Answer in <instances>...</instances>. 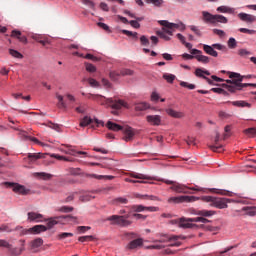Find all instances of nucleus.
<instances>
[{
  "label": "nucleus",
  "instance_id": "nucleus-1",
  "mask_svg": "<svg viewBox=\"0 0 256 256\" xmlns=\"http://www.w3.org/2000/svg\"><path fill=\"white\" fill-rule=\"evenodd\" d=\"M158 23L163 28H162V31L157 32V35H159L161 39H164V41H171V37L175 29H180V31H185V24H183L182 22L177 24V23H171L167 20H159ZM168 35H170V37Z\"/></svg>",
  "mask_w": 256,
  "mask_h": 256
},
{
  "label": "nucleus",
  "instance_id": "nucleus-2",
  "mask_svg": "<svg viewBox=\"0 0 256 256\" xmlns=\"http://www.w3.org/2000/svg\"><path fill=\"white\" fill-rule=\"evenodd\" d=\"M87 99H92L93 101H103L105 102L108 107H111L112 109H115L116 111H119L122 107H127V103L121 99L117 98H105L104 96H101L99 94H87Z\"/></svg>",
  "mask_w": 256,
  "mask_h": 256
},
{
  "label": "nucleus",
  "instance_id": "nucleus-3",
  "mask_svg": "<svg viewBox=\"0 0 256 256\" xmlns=\"http://www.w3.org/2000/svg\"><path fill=\"white\" fill-rule=\"evenodd\" d=\"M230 79L232 80H226V83L223 84V87H226L230 93H235V91H241L243 87H249L248 83H241L243 81V77L239 73L232 72L229 75Z\"/></svg>",
  "mask_w": 256,
  "mask_h": 256
},
{
  "label": "nucleus",
  "instance_id": "nucleus-4",
  "mask_svg": "<svg viewBox=\"0 0 256 256\" xmlns=\"http://www.w3.org/2000/svg\"><path fill=\"white\" fill-rule=\"evenodd\" d=\"M202 201H205L206 203H211V206L216 207V209H227V203H231L230 199L217 198L212 196H203Z\"/></svg>",
  "mask_w": 256,
  "mask_h": 256
},
{
  "label": "nucleus",
  "instance_id": "nucleus-5",
  "mask_svg": "<svg viewBox=\"0 0 256 256\" xmlns=\"http://www.w3.org/2000/svg\"><path fill=\"white\" fill-rule=\"evenodd\" d=\"M202 16H203V21H205V23H211V25H217V23H228L229 22L227 17H225L223 15H219V14L213 15L207 11H203Z\"/></svg>",
  "mask_w": 256,
  "mask_h": 256
},
{
  "label": "nucleus",
  "instance_id": "nucleus-6",
  "mask_svg": "<svg viewBox=\"0 0 256 256\" xmlns=\"http://www.w3.org/2000/svg\"><path fill=\"white\" fill-rule=\"evenodd\" d=\"M15 231H18L20 235H39V233H44V231H47V226L35 225L28 229H25L22 226H17Z\"/></svg>",
  "mask_w": 256,
  "mask_h": 256
},
{
  "label": "nucleus",
  "instance_id": "nucleus-7",
  "mask_svg": "<svg viewBox=\"0 0 256 256\" xmlns=\"http://www.w3.org/2000/svg\"><path fill=\"white\" fill-rule=\"evenodd\" d=\"M107 221H111L112 225H118L119 227H129L133 222L129 220V214L127 215H112L107 218Z\"/></svg>",
  "mask_w": 256,
  "mask_h": 256
},
{
  "label": "nucleus",
  "instance_id": "nucleus-8",
  "mask_svg": "<svg viewBox=\"0 0 256 256\" xmlns=\"http://www.w3.org/2000/svg\"><path fill=\"white\" fill-rule=\"evenodd\" d=\"M191 218H179L176 220H172V225H177L180 229H193V227H197L196 224H193V221H190Z\"/></svg>",
  "mask_w": 256,
  "mask_h": 256
},
{
  "label": "nucleus",
  "instance_id": "nucleus-9",
  "mask_svg": "<svg viewBox=\"0 0 256 256\" xmlns=\"http://www.w3.org/2000/svg\"><path fill=\"white\" fill-rule=\"evenodd\" d=\"M88 125H91V127L95 128V127H99V125H104L103 121L99 120V119H94L89 117V116H85L83 119L80 120V127H88Z\"/></svg>",
  "mask_w": 256,
  "mask_h": 256
},
{
  "label": "nucleus",
  "instance_id": "nucleus-10",
  "mask_svg": "<svg viewBox=\"0 0 256 256\" xmlns=\"http://www.w3.org/2000/svg\"><path fill=\"white\" fill-rule=\"evenodd\" d=\"M6 187L12 189L14 193H18V195H27L29 193V189L25 188V186L20 185L18 183L5 182Z\"/></svg>",
  "mask_w": 256,
  "mask_h": 256
},
{
  "label": "nucleus",
  "instance_id": "nucleus-11",
  "mask_svg": "<svg viewBox=\"0 0 256 256\" xmlns=\"http://www.w3.org/2000/svg\"><path fill=\"white\" fill-rule=\"evenodd\" d=\"M169 201L173 203H193L195 201H199V197L195 196H178V197H172L169 199Z\"/></svg>",
  "mask_w": 256,
  "mask_h": 256
},
{
  "label": "nucleus",
  "instance_id": "nucleus-12",
  "mask_svg": "<svg viewBox=\"0 0 256 256\" xmlns=\"http://www.w3.org/2000/svg\"><path fill=\"white\" fill-rule=\"evenodd\" d=\"M190 53L191 55H195V59H197L199 63H204L205 65H207V63L211 61V58H209V56L203 55V52L201 50L192 49Z\"/></svg>",
  "mask_w": 256,
  "mask_h": 256
},
{
  "label": "nucleus",
  "instance_id": "nucleus-13",
  "mask_svg": "<svg viewBox=\"0 0 256 256\" xmlns=\"http://www.w3.org/2000/svg\"><path fill=\"white\" fill-rule=\"evenodd\" d=\"M131 211H134V213H141L143 211H150V213H155L159 211V207L155 206H143V205H133L131 206Z\"/></svg>",
  "mask_w": 256,
  "mask_h": 256
},
{
  "label": "nucleus",
  "instance_id": "nucleus-14",
  "mask_svg": "<svg viewBox=\"0 0 256 256\" xmlns=\"http://www.w3.org/2000/svg\"><path fill=\"white\" fill-rule=\"evenodd\" d=\"M21 247L20 248H13L10 244V248H8V251L13 256H19L23 251H25V240H20Z\"/></svg>",
  "mask_w": 256,
  "mask_h": 256
},
{
  "label": "nucleus",
  "instance_id": "nucleus-15",
  "mask_svg": "<svg viewBox=\"0 0 256 256\" xmlns=\"http://www.w3.org/2000/svg\"><path fill=\"white\" fill-rule=\"evenodd\" d=\"M146 121L155 127L161 125V116L160 115H148L146 116Z\"/></svg>",
  "mask_w": 256,
  "mask_h": 256
},
{
  "label": "nucleus",
  "instance_id": "nucleus-16",
  "mask_svg": "<svg viewBox=\"0 0 256 256\" xmlns=\"http://www.w3.org/2000/svg\"><path fill=\"white\" fill-rule=\"evenodd\" d=\"M179 239H185V236H181V235L167 236V235H164V238H162L160 240H155L154 243H167V241H179Z\"/></svg>",
  "mask_w": 256,
  "mask_h": 256
},
{
  "label": "nucleus",
  "instance_id": "nucleus-17",
  "mask_svg": "<svg viewBox=\"0 0 256 256\" xmlns=\"http://www.w3.org/2000/svg\"><path fill=\"white\" fill-rule=\"evenodd\" d=\"M170 189L172 191H175V193H184V194L189 193V191H187V189H189V187H187L186 185L177 183V182H176V184L172 185L170 187Z\"/></svg>",
  "mask_w": 256,
  "mask_h": 256
},
{
  "label": "nucleus",
  "instance_id": "nucleus-18",
  "mask_svg": "<svg viewBox=\"0 0 256 256\" xmlns=\"http://www.w3.org/2000/svg\"><path fill=\"white\" fill-rule=\"evenodd\" d=\"M238 17L241 21H244V23H255L256 21V17L251 15V14H247V13H239Z\"/></svg>",
  "mask_w": 256,
  "mask_h": 256
},
{
  "label": "nucleus",
  "instance_id": "nucleus-19",
  "mask_svg": "<svg viewBox=\"0 0 256 256\" xmlns=\"http://www.w3.org/2000/svg\"><path fill=\"white\" fill-rule=\"evenodd\" d=\"M123 133H124V137H123L124 141L126 142L133 141V137H135V132L133 131V128L126 127L123 130Z\"/></svg>",
  "mask_w": 256,
  "mask_h": 256
},
{
  "label": "nucleus",
  "instance_id": "nucleus-20",
  "mask_svg": "<svg viewBox=\"0 0 256 256\" xmlns=\"http://www.w3.org/2000/svg\"><path fill=\"white\" fill-rule=\"evenodd\" d=\"M203 51L207 54L210 55L211 57H219V53L215 50V48L213 47V44L207 45L204 44L203 45Z\"/></svg>",
  "mask_w": 256,
  "mask_h": 256
},
{
  "label": "nucleus",
  "instance_id": "nucleus-21",
  "mask_svg": "<svg viewBox=\"0 0 256 256\" xmlns=\"http://www.w3.org/2000/svg\"><path fill=\"white\" fill-rule=\"evenodd\" d=\"M11 37L18 39V41H20V43H23L24 45H27L28 43L27 36H22L21 31L13 30L11 33Z\"/></svg>",
  "mask_w": 256,
  "mask_h": 256
},
{
  "label": "nucleus",
  "instance_id": "nucleus-22",
  "mask_svg": "<svg viewBox=\"0 0 256 256\" xmlns=\"http://www.w3.org/2000/svg\"><path fill=\"white\" fill-rule=\"evenodd\" d=\"M134 197L136 199H141L142 201H159V197L154 195L135 194Z\"/></svg>",
  "mask_w": 256,
  "mask_h": 256
},
{
  "label": "nucleus",
  "instance_id": "nucleus-23",
  "mask_svg": "<svg viewBox=\"0 0 256 256\" xmlns=\"http://www.w3.org/2000/svg\"><path fill=\"white\" fill-rule=\"evenodd\" d=\"M166 113L167 115H169L170 117H173L174 119H183V117H185V113L175 111L172 108L166 109Z\"/></svg>",
  "mask_w": 256,
  "mask_h": 256
},
{
  "label": "nucleus",
  "instance_id": "nucleus-24",
  "mask_svg": "<svg viewBox=\"0 0 256 256\" xmlns=\"http://www.w3.org/2000/svg\"><path fill=\"white\" fill-rule=\"evenodd\" d=\"M28 219L34 221L35 223H41L43 221V215L36 212H29Z\"/></svg>",
  "mask_w": 256,
  "mask_h": 256
},
{
  "label": "nucleus",
  "instance_id": "nucleus-25",
  "mask_svg": "<svg viewBox=\"0 0 256 256\" xmlns=\"http://www.w3.org/2000/svg\"><path fill=\"white\" fill-rule=\"evenodd\" d=\"M42 157H45V154L29 153L26 159L29 163H35V161L42 159Z\"/></svg>",
  "mask_w": 256,
  "mask_h": 256
},
{
  "label": "nucleus",
  "instance_id": "nucleus-26",
  "mask_svg": "<svg viewBox=\"0 0 256 256\" xmlns=\"http://www.w3.org/2000/svg\"><path fill=\"white\" fill-rule=\"evenodd\" d=\"M192 213L194 215H200V217H212V215H215V211L211 210H194Z\"/></svg>",
  "mask_w": 256,
  "mask_h": 256
},
{
  "label": "nucleus",
  "instance_id": "nucleus-27",
  "mask_svg": "<svg viewBox=\"0 0 256 256\" xmlns=\"http://www.w3.org/2000/svg\"><path fill=\"white\" fill-rule=\"evenodd\" d=\"M106 127L107 129H109L110 131H123V126L115 123V122H111V121H108L106 123Z\"/></svg>",
  "mask_w": 256,
  "mask_h": 256
},
{
  "label": "nucleus",
  "instance_id": "nucleus-28",
  "mask_svg": "<svg viewBox=\"0 0 256 256\" xmlns=\"http://www.w3.org/2000/svg\"><path fill=\"white\" fill-rule=\"evenodd\" d=\"M143 245V240L141 238L132 240L129 244H128V249H137V247H142Z\"/></svg>",
  "mask_w": 256,
  "mask_h": 256
},
{
  "label": "nucleus",
  "instance_id": "nucleus-29",
  "mask_svg": "<svg viewBox=\"0 0 256 256\" xmlns=\"http://www.w3.org/2000/svg\"><path fill=\"white\" fill-rule=\"evenodd\" d=\"M130 177H133V179H144V180L146 179L148 181L153 180V177H151L149 175L137 173V172L130 173Z\"/></svg>",
  "mask_w": 256,
  "mask_h": 256
},
{
  "label": "nucleus",
  "instance_id": "nucleus-30",
  "mask_svg": "<svg viewBox=\"0 0 256 256\" xmlns=\"http://www.w3.org/2000/svg\"><path fill=\"white\" fill-rule=\"evenodd\" d=\"M86 177H90V179H98L101 181V179H115L114 176H109V175H97V174H86Z\"/></svg>",
  "mask_w": 256,
  "mask_h": 256
},
{
  "label": "nucleus",
  "instance_id": "nucleus-31",
  "mask_svg": "<svg viewBox=\"0 0 256 256\" xmlns=\"http://www.w3.org/2000/svg\"><path fill=\"white\" fill-rule=\"evenodd\" d=\"M150 107L147 102H139L135 104V111H147Z\"/></svg>",
  "mask_w": 256,
  "mask_h": 256
},
{
  "label": "nucleus",
  "instance_id": "nucleus-32",
  "mask_svg": "<svg viewBox=\"0 0 256 256\" xmlns=\"http://www.w3.org/2000/svg\"><path fill=\"white\" fill-rule=\"evenodd\" d=\"M61 151H63V153H66V155H73V156H75L77 154V155H85V156H87V152L75 151V149H73V148H68L66 150L61 149Z\"/></svg>",
  "mask_w": 256,
  "mask_h": 256
},
{
  "label": "nucleus",
  "instance_id": "nucleus-33",
  "mask_svg": "<svg viewBox=\"0 0 256 256\" xmlns=\"http://www.w3.org/2000/svg\"><path fill=\"white\" fill-rule=\"evenodd\" d=\"M216 11L218 13H229V14H233L235 13V8H231L229 6H219Z\"/></svg>",
  "mask_w": 256,
  "mask_h": 256
},
{
  "label": "nucleus",
  "instance_id": "nucleus-34",
  "mask_svg": "<svg viewBox=\"0 0 256 256\" xmlns=\"http://www.w3.org/2000/svg\"><path fill=\"white\" fill-rule=\"evenodd\" d=\"M82 81H87L88 85H90V87H93L95 89L101 87V84L94 78H83Z\"/></svg>",
  "mask_w": 256,
  "mask_h": 256
},
{
  "label": "nucleus",
  "instance_id": "nucleus-35",
  "mask_svg": "<svg viewBox=\"0 0 256 256\" xmlns=\"http://www.w3.org/2000/svg\"><path fill=\"white\" fill-rule=\"evenodd\" d=\"M228 103H231L234 107H251V104L247 103L246 101L239 100V101H228Z\"/></svg>",
  "mask_w": 256,
  "mask_h": 256
},
{
  "label": "nucleus",
  "instance_id": "nucleus-36",
  "mask_svg": "<svg viewBox=\"0 0 256 256\" xmlns=\"http://www.w3.org/2000/svg\"><path fill=\"white\" fill-rule=\"evenodd\" d=\"M195 75H196V77H201L202 79H205V77H207L205 75H211V72H209L208 70H203L201 68H197L195 70Z\"/></svg>",
  "mask_w": 256,
  "mask_h": 256
},
{
  "label": "nucleus",
  "instance_id": "nucleus-37",
  "mask_svg": "<svg viewBox=\"0 0 256 256\" xmlns=\"http://www.w3.org/2000/svg\"><path fill=\"white\" fill-rule=\"evenodd\" d=\"M56 99H58V104H57L58 109H67V104L65 103L63 96L56 94Z\"/></svg>",
  "mask_w": 256,
  "mask_h": 256
},
{
  "label": "nucleus",
  "instance_id": "nucleus-38",
  "mask_svg": "<svg viewBox=\"0 0 256 256\" xmlns=\"http://www.w3.org/2000/svg\"><path fill=\"white\" fill-rule=\"evenodd\" d=\"M113 205H127V203H129V200H127V198H124V197H118V198H115L113 201H112Z\"/></svg>",
  "mask_w": 256,
  "mask_h": 256
},
{
  "label": "nucleus",
  "instance_id": "nucleus-39",
  "mask_svg": "<svg viewBox=\"0 0 256 256\" xmlns=\"http://www.w3.org/2000/svg\"><path fill=\"white\" fill-rule=\"evenodd\" d=\"M92 199H95V196L91 194H83L79 197V201H81V203H87V201H91Z\"/></svg>",
  "mask_w": 256,
  "mask_h": 256
},
{
  "label": "nucleus",
  "instance_id": "nucleus-40",
  "mask_svg": "<svg viewBox=\"0 0 256 256\" xmlns=\"http://www.w3.org/2000/svg\"><path fill=\"white\" fill-rule=\"evenodd\" d=\"M109 77L111 81H119V78L121 77V71H110Z\"/></svg>",
  "mask_w": 256,
  "mask_h": 256
},
{
  "label": "nucleus",
  "instance_id": "nucleus-41",
  "mask_svg": "<svg viewBox=\"0 0 256 256\" xmlns=\"http://www.w3.org/2000/svg\"><path fill=\"white\" fill-rule=\"evenodd\" d=\"M36 177H39L40 179H43V181H49L53 175L45 172H38L36 173Z\"/></svg>",
  "mask_w": 256,
  "mask_h": 256
},
{
  "label": "nucleus",
  "instance_id": "nucleus-42",
  "mask_svg": "<svg viewBox=\"0 0 256 256\" xmlns=\"http://www.w3.org/2000/svg\"><path fill=\"white\" fill-rule=\"evenodd\" d=\"M242 211H245L246 215H249L250 217H255L256 210L253 207H243Z\"/></svg>",
  "mask_w": 256,
  "mask_h": 256
},
{
  "label": "nucleus",
  "instance_id": "nucleus-43",
  "mask_svg": "<svg viewBox=\"0 0 256 256\" xmlns=\"http://www.w3.org/2000/svg\"><path fill=\"white\" fill-rule=\"evenodd\" d=\"M57 219H59V218L55 217V218L48 219L47 228L53 229V227H55V225H57V223H59V221H57Z\"/></svg>",
  "mask_w": 256,
  "mask_h": 256
},
{
  "label": "nucleus",
  "instance_id": "nucleus-44",
  "mask_svg": "<svg viewBox=\"0 0 256 256\" xmlns=\"http://www.w3.org/2000/svg\"><path fill=\"white\" fill-rule=\"evenodd\" d=\"M248 137H256V128H247L243 131Z\"/></svg>",
  "mask_w": 256,
  "mask_h": 256
},
{
  "label": "nucleus",
  "instance_id": "nucleus-45",
  "mask_svg": "<svg viewBox=\"0 0 256 256\" xmlns=\"http://www.w3.org/2000/svg\"><path fill=\"white\" fill-rule=\"evenodd\" d=\"M9 54L12 55L15 59H23V54L15 49H9Z\"/></svg>",
  "mask_w": 256,
  "mask_h": 256
},
{
  "label": "nucleus",
  "instance_id": "nucleus-46",
  "mask_svg": "<svg viewBox=\"0 0 256 256\" xmlns=\"http://www.w3.org/2000/svg\"><path fill=\"white\" fill-rule=\"evenodd\" d=\"M134 73L135 72L131 69H122V70H120L121 77H126V76L131 77V76L134 75Z\"/></svg>",
  "mask_w": 256,
  "mask_h": 256
},
{
  "label": "nucleus",
  "instance_id": "nucleus-47",
  "mask_svg": "<svg viewBox=\"0 0 256 256\" xmlns=\"http://www.w3.org/2000/svg\"><path fill=\"white\" fill-rule=\"evenodd\" d=\"M85 68H86V71H88V73H95V71H97V67H95V65L89 62L85 63Z\"/></svg>",
  "mask_w": 256,
  "mask_h": 256
},
{
  "label": "nucleus",
  "instance_id": "nucleus-48",
  "mask_svg": "<svg viewBox=\"0 0 256 256\" xmlns=\"http://www.w3.org/2000/svg\"><path fill=\"white\" fill-rule=\"evenodd\" d=\"M123 35H127V37H133L134 39H139L137 32H131L129 30H122Z\"/></svg>",
  "mask_w": 256,
  "mask_h": 256
},
{
  "label": "nucleus",
  "instance_id": "nucleus-49",
  "mask_svg": "<svg viewBox=\"0 0 256 256\" xmlns=\"http://www.w3.org/2000/svg\"><path fill=\"white\" fill-rule=\"evenodd\" d=\"M190 221H192V223H209V220L205 217L191 218Z\"/></svg>",
  "mask_w": 256,
  "mask_h": 256
},
{
  "label": "nucleus",
  "instance_id": "nucleus-50",
  "mask_svg": "<svg viewBox=\"0 0 256 256\" xmlns=\"http://www.w3.org/2000/svg\"><path fill=\"white\" fill-rule=\"evenodd\" d=\"M79 193L81 192H72L70 193L67 198L64 200V203H71V201H73L76 197V195H79Z\"/></svg>",
  "mask_w": 256,
  "mask_h": 256
},
{
  "label": "nucleus",
  "instance_id": "nucleus-51",
  "mask_svg": "<svg viewBox=\"0 0 256 256\" xmlns=\"http://www.w3.org/2000/svg\"><path fill=\"white\" fill-rule=\"evenodd\" d=\"M95 240V236H81L78 238V241H80V243H85L86 241H93Z\"/></svg>",
  "mask_w": 256,
  "mask_h": 256
},
{
  "label": "nucleus",
  "instance_id": "nucleus-52",
  "mask_svg": "<svg viewBox=\"0 0 256 256\" xmlns=\"http://www.w3.org/2000/svg\"><path fill=\"white\" fill-rule=\"evenodd\" d=\"M41 245H43V239H41V238H37L32 241V247L34 249H37V247H41Z\"/></svg>",
  "mask_w": 256,
  "mask_h": 256
},
{
  "label": "nucleus",
  "instance_id": "nucleus-53",
  "mask_svg": "<svg viewBox=\"0 0 256 256\" xmlns=\"http://www.w3.org/2000/svg\"><path fill=\"white\" fill-rule=\"evenodd\" d=\"M67 237H73V233L62 232V233L57 235V239H60V240L67 239Z\"/></svg>",
  "mask_w": 256,
  "mask_h": 256
},
{
  "label": "nucleus",
  "instance_id": "nucleus-54",
  "mask_svg": "<svg viewBox=\"0 0 256 256\" xmlns=\"http://www.w3.org/2000/svg\"><path fill=\"white\" fill-rule=\"evenodd\" d=\"M73 209L74 208L71 206H62L58 209V211H60V213H71Z\"/></svg>",
  "mask_w": 256,
  "mask_h": 256
},
{
  "label": "nucleus",
  "instance_id": "nucleus-55",
  "mask_svg": "<svg viewBox=\"0 0 256 256\" xmlns=\"http://www.w3.org/2000/svg\"><path fill=\"white\" fill-rule=\"evenodd\" d=\"M140 43L143 47H149V38L145 35L141 36Z\"/></svg>",
  "mask_w": 256,
  "mask_h": 256
},
{
  "label": "nucleus",
  "instance_id": "nucleus-56",
  "mask_svg": "<svg viewBox=\"0 0 256 256\" xmlns=\"http://www.w3.org/2000/svg\"><path fill=\"white\" fill-rule=\"evenodd\" d=\"M163 79L167 81V83H173L175 81V75L173 74H164Z\"/></svg>",
  "mask_w": 256,
  "mask_h": 256
},
{
  "label": "nucleus",
  "instance_id": "nucleus-57",
  "mask_svg": "<svg viewBox=\"0 0 256 256\" xmlns=\"http://www.w3.org/2000/svg\"><path fill=\"white\" fill-rule=\"evenodd\" d=\"M209 148L211 149V151H214V153H221V151H223L222 145H210Z\"/></svg>",
  "mask_w": 256,
  "mask_h": 256
},
{
  "label": "nucleus",
  "instance_id": "nucleus-58",
  "mask_svg": "<svg viewBox=\"0 0 256 256\" xmlns=\"http://www.w3.org/2000/svg\"><path fill=\"white\" fill-rule=\"evenodd\" d=\"M228 47L229 49H235L237 47V40L235 38H229Z\"/></svg>",
  "mask_w": 256,
  "mask_h": 256
},
{
  "label": "nucleus",
  "instance_id": "nucleus-59",
  "mask_svg": "<svg viewBox=\"0 0 256 256\" xmlns=\"http://www.w3.org/2000/svg\"><path fill=\"white\" fill-rule=\"evenodd\" d=\"M180 86L181 87H185L186 89H190V90L195 89V85L194 84H189L188 82H185V81H181L180 82Z\"/></svg>",
  "mask_w": 256,
  "mask_h": 256
},
{
  "label": "nucleus",
  "instance_id": "nucleus-60",
  "mask_svg": "<svg viewBox=\"0 0 256 256\" xmlns=\"http://www.w3.org/2000/svg\"><path fill=\"white\" fill-rule=\"evenodd\" d=\"M146 3H152L155 7H161L163 0H146Z\"/></svg>",
  "mask_w": 256,
  "mask_h": 256
},
{
  "label": "nucleus",
  "instance_id": "nucleus-61",
  "mask_svg": "<svg viewBox=\"0 0 256 256\" xmlns=\"http://www.w3.org/2000/svg\"><path fill=\"white\" fill-rule=\"evenodd\" d=\"M214 49H217L218 51H227V46L223 44H212Z\"/></svg>",
  "mask_w": 256,
  "mask_h": 256
},
{
  "label": "nucleus",
  "instance_id": "nucleus-62",
  "mask_svg": "<svg viewBox=\"0 0 256 256\" xmlns=\"http://www.w3.org/2000/svg\"><path fill=\"white\" fill-rule=\"evenodd\" d=\"M239 31H240V33H246L248 35H255V33H256V30H250L247 28H240Z\"/></svg>",
  "mask_w": 256,
  "mask_h": 256
},
{
  "label": "nucleus",
  "instance_id": "nucleus-63",
  "mask_svg": "<svg viewBox=\"0 0 256 256\" xmlns=\"http://www.w3.org/2000/svg\"><path fill=\"white\" fill-rule=\"evenodd\" d=\"M238 55H240V57H247L248 55H251V52L247 49H240Z\"/></svg>",
  "mask_w": 256,
  "mask_h": 256
},
{
  "label": "nucleus",
  "instance_id": "nucleus-64",
  "mask_svg": "<svg viewBox=\"0 0 256 256\" xmlns=\"http://www.w3.org/2000/svg\"><path fill=\"white\" fill-rule=\"evenodd\" d=\"M91 230L90 226H78L77 227V231H79V233H87V231Z\"/></svg>",
  "mask_w": 256,
  "mask_h": 256
}]
</instances>
